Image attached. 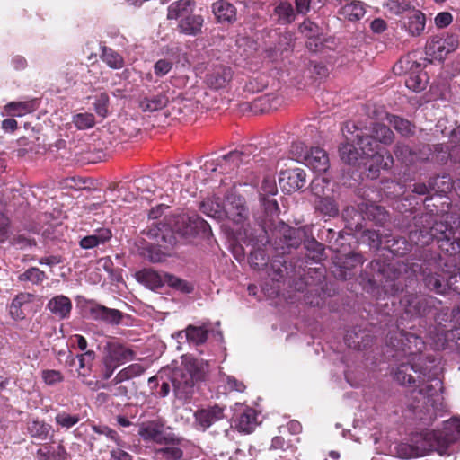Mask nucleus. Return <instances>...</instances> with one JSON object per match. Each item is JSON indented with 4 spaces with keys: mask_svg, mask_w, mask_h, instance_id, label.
Wrapping results in <instances>:
<instances>
[{
    "mask_svg": "<svg viewBox=\"0 0 460 460\" xmlns=\"http://www.w3.org/2000/svg\"><path fill=\"white\" fill-rule=\"evenodd\" d=\"M51 427L49 424L43 421H40L38 420H31V422L28 423L29 433L33 438L39 439H47Z\"/></svg>",
    "mask_w": 460,
    "mask_h": 460,
    "instance_id": "obj_37",
    "label": "nucleus"
},
{
    "mask_svg": "<svg viewBox=\"0 0 460 460\" xmlns=\"http://www.w3.org/2000/svg\"><path fill=\"white\" fill-rule=\"evenodd\" d=\"M296 10L298 13L306 14L311 10H316L312 0H295Z\"/></svg>",
    "mask_w": 460,
    "mask_h": 460,
    "instance_id": "obj_52",
    "label": "nucleus"
},
{
    "mask_svg": "<svg viewBox=\"0 0 460 460\" xmlns=\"http://www.w3.org/2000/svg\"><path fill=\"white\" fill-rule=\"evenodd\" d=\"M447 226L443 224H436L435 226L431 228L430 234L422 235L421 231L419 234L417 232L411 233V239L415 241L417 243H420L421 245L428 244L433 238L441 240L446 239L449 241V236L447 235Z\"/></svg>",
    "mask_w": 460,
    "mask_h": 460,
    "instance_id": "obj_26",
    "label": "nucleus"
},
{
    "mask_svg": "<svg viewBox=\"0 0 460 460\" xmlns=\"http://www.w3.org/2000/svg\"><path fill=\"white\" fill-rule=\"evenodd\" d=\"M212 12L218 22H234L236 20V8L226 0H218L212 4Z\"/></svg>",
    "mask_w": 460,
    "mask_h": 460,
    "instance_id": "obj_22",
    "label": "nucleus"
},
{
    "mask_svg": "<svg viewBox=\"0 0 460 460\" xmlns=\"http://www.w3.org/2000/svg\"><path fill=\"white\" fill-rule=\"evenodd\" d=\"M417 71L410 73L405 84L409 89L414 92H420L426 87L428 76L427 74L420 68V65H417Z\"/></svg>",
    "mask_w": 460,
    "mask_h": 460,
    "instance_id": "obj_30",
    "label": "nucleus"
},
{
    "mask_svg": "<svg viewBox=\"0 0 460 460\" xmlns=\"http://www.w3.org/2000/svg\"><path fill=\"white\" fill-rule=\"evenodd\" d=\"M182 456L183 453L181 449L174 446L161 448L157 452V457L165 460H179Z\"/></svg>",
    "mask_w": 460,
    "mask_h": 460,
    "instance_id": "obj_46",
    "label": "nucleus"
},
{
    "mask_svg": "<svg viewBox=\"0 0 460 460\" xmlns=\"http://www.w3.org/2000/svg\"><path fill=\"white\" fill-rule=\"evenodd\" d=\"M93 430L97 433V434H101V435H104L106 436L107 438L116 441L117 438H118V434L116 431H114L113 429H110L109 427L107 426H96V425H93Z\"/></svg>",
    "mask_w": 460,
    "mask_h": 460,
    "instance_id": "obj_54",
    "label": "nucleus"
},
{
    "mask_svg": "<svg viewBox=\"0 0 460 460\" xmlns=\"http://www.w3.org/2000/svg\"><path fill=\"white\" fill-rule=\"evenodd\" d=\"M78 376L79 377L82 378V382L86 385L90 389L92 390H97L100 388V385H99V382L98 381H95V380H88L86 377H87V374L85 373V371L84 372H81V371H78Z\"/></svg>",
    "mask_w": 460,
    "mask_h": 460,
    "instance_id": "obj_60",
    "label": "nucleus"
},
{
    "mask_svg": "<svg viewBox=\"0 0 460 460\" xmlns=\"http://www.w3.org/2000/svg\"><path fill=\"white\" fill-rule=\"evenodd\" d=\"M169 100L167 96L159 93L157 94L140 95L138 99V107L144 112H154L164 108Z\"/></svg>",
    "mask_w": 460,
    "mask_h": 460,
    "instance_id": "obj_20",
    "label": "nucleus"
},
{
    "mask_svg": "<svg viewBox=\"0 0 460 460\" xmlns=\"http://www.w3.org/2000/svg\"><path fill=\"white\" fill-rule=\"evenodd\" d=\"M356 137L358 138V145L362 149L363 154L371 156V159L376 164L379 163V167L388 169L393 164V157L391 155H386L385 157L379 149V143L389 145L393 142L394 134L385 125L376 123L372 128L371 136H364L363 132L357 129Z\"/></svg>",
    "mask_w": 460,
    "mask_h": 460,
    "instance_id": "obj_2",
    "label": "nucleus"
},
{
    "mask_svg": "<svg viewBox=\"0 0 460 460\" xmlns=\"http://www.w3.org/2000/svg\"><path fill=\"white\" fill-rule=\"evenodd\" d=\"M146 367L139 363H134L121 369L114 377L115 384L122 383L130 378L140 376L144 373Z\"/></svg>",
    "mask_w": 460,
    "mask_h": 460,
    "instance_id": "obj_33",
    "label": "nucleus"
},
{
    "mask_svg": "<svg viewBox=\"0 0 460 460\" xmlns=\"http://www.w3.org/2000/svg\"><path fill=\"white\" fill-rule=\"evenodd\" d=\"M394 153L397 157L401 158L404 162L408 161L407 155H411V150L407 146H397Z\"/></svg>",
    "mask_w": 460,
    "mask_h": 460,
    "instance_id": "obj_59",
    "label": "nucleus"
},
{
    "mask_svg": "<svg viewBox=\"0 0 460 460\" xmlns=\"http://www.w3.org/2000/svg\"><path fill=\"white\" fill-rule=\"evenodd\" d=\"M420 385L419 393L429 397L433 396L438 390L441 389V381L438 378H433L430 383H424L423 380H420V376H418Z\"/></svg>",
    "mask_w": 460,
    "mask_h": 460,
    "instance_id": "obj_42",
    "label": "nucleus"
},
{
    "mask_svg": "<svg viewBox=\"0 0 460 460\" xmlns=\"http://www.w3.org/2000/svg\"><path fill=\"white\" fill-rule=\"evenodd\" d=\"M183 371L175 372L172 383L177 390L188 394L194 382L202 379L208 372L209 364L208 361L191 357H186L183 360Z\"/></svg>",
    "mask_w": 460,
    "mask_h": 460,
    "instance_id": "obj_6",
    "label": "nucleus"
},
{
    "mask_svg": "<svg viewBox=\"0 0 460 460\" xmlns=\"http://www.w3.org/2000/svg\"><path fill=\"white\" fill-rule=\"evenodd\" d=\"M412 372H417L413 366L402 364L397 368L394 378L401 385H411L415 382V378L411 374Z\"/></svg>",
    "mask_w": 460,
    "mask_h": 460,
    "instance_id": "obj_38",
    "label": "nucleus"
},
{
    "mask_svg": "<svg viewBox=\"0 0 460 460\" xmlns=\"http://www.w3.org/2000/svg\"><path fill=\"white\" fill-rule=\"evenodd\" d=\"M385 119L390 125H392L396 131H398L401 135L408 137L413 134L414 127L411 123L406 119H403L400 117L394 115H385Z\"/></svg>",
    "mask_w": 460,
    "mask_h": 460,
    "instance_id": "obj_34",
    "label": "nucleus"
},
{
    "mask_svg": "<svg viewBox=\"0 0 460 460\" xmlns=\"http://www.w3.org/2000/svg\"><path fill=\"white\" fill-rule=\"evenodd\" d=\"M165 284L182 293L189 294L191 293L194 289V287L191 283L170 273L165 274Z\"/></svg>",
    "mask_w": 460,
    "mask_h": 460,
    "instance_id": "obj_40",
    "label": "nucleus"
},
{
    "mask_svg": "<svg viewBox=\"0 0 460 460\" xmlns=\"http://www.w3.org/2000/svg\"><path fill=\"white\" fill-rule=\"evenodd\" d=\"M453 17L450 13L442 12L436 15L435 24L437 27L445 28L452 22Z\"/></svg>",
    "mask_w": 460,
    "mask_h": 460,
    "instance_id": "obj_53",
    "label": "nucleus"
},
{
    "mask_svg": "<svg viewBox=\"0 0 460 460\" xmlns=\"http://www.w3.org/2000/svg\"><path fill=\"white\" fill-rule=\"evenodd\" d=\"M165 274H160L151 269H144L136 273V279L148 288L156 289L166 283Z\"/></svg>",
    "mask_w": 460,
    "mask_h": 460,
    "instance_id": "obj_24",
    "label": "nucleus"
},
{
    "mask_svg": "<svg viewBox=\"0 0 460 460\" xmlns=\"http://www.w3.org/2000/svg\"><path fill=\"white\" fill-rule=\"evenodd\" d=\"M94 352L93 350H87L84 354H80L77 356L78 361H79V370L85 367V359H89L90 361L93 360L94 358Z\"/></svg>",
    "mask_w": 460,
    "mask_h": 460,
    "instance_id": "obj_61",
    "label": "nucleus"
},
{
    "mask_svg": "<svg viewBox=\"0 0 460 460\" xmlns=\"http://www.w3.org/2000/svg\"><path fill=\"white\" fill-rule=\"evenodd\" d=\"M402 29H403L410 36L418 37L422 34L426 26L425 14L412 8L409 13L401 20Z\"/></svg>",
    "mask_w": 460,
    "mask_h": 460,
    "instance_id": "obj_13",
    "label": "nucleus"
},
{
    "mask_svg": "<svg viewBox=\"0 0 460 460\" xmlns=\"http://www.w3.org/2000/svg\"><path fill=\"white\" fill-rule=\"evenodd\" d=\"M111 237V233L108 228L96 230L93 234L84 237L80 241V246L83 249H92L103 243Z\"/></svg>",
    "mask_w": 460,
    "mask_h": 460,
    "instance_id": "obj_28",
    "label": "nucleus"
},
{
    "mask_svg": "<svg viewBox=\"0 0 460 460\" xmlns=\"http://www.w3.org/2000/svg\"><path fill=\"white\" fill-rule=\"evenodd\" d=\"M235 428L243 433H251L258 425L255 410L246 407L234 420Z\"/></svg>",
    "mask_w": 460,
    "mask_h": 460,
    "instance_id": "obj_25",
    "label": "nucleus"
},
{
    "mask_svg": "<svg viewBox=\"0 0 460 460\" xmlns=\"http://www.w3.org/2000/svg\"><path fill=\"white\" fill-rule=\"evenodd\" d=\"M33 296L30 293H20L12 301L10 305V314L14 320H22L25 317L22 306L32 302Z\"/></svg>",
    "mask_w": 460,
    "mask_h": 460,
    "instance_id": "obj_27",
    "label": "nucleus"
},
{
    "mask_svg": "<svg viewBox=\"0 0 460 460\" xmlns=\"http://www.w3.org/2000/svg\"><path fill=\"white\" fill-rule=\"evenodd\" d=\"M208 332L207 325H189L184 331L178 332L174 336L178 339L185 338L190 344L200 345L207 341Z\"/></svg>",
    "mask_w": 460,
    "mask_h": 460,
    "instance_id": "obj_19",
    "label": "nucleus"
},
{
    "mask_svg": "<svg viewBox=\"0 0 460 460\" xmlns=\"http://www.w3.org/2000/svg\"><path fill=\"white\" fill-rule=\"evenodd\" d=\"M225 408L217 404L198 410L194 413V425L197 429L205 431L215 422L224 419Z\"/></svg>",
    "mask_w": 460,
    "mask_h": 460,
    "instance_id": "obj_9",
    "label": "nucleus"
},
{
    "mask_svg": "<svg viewBox=\"0 0 460 460\" xmlns=\"http://www.w3.org/2000/svg\"><path fill=\"white\" fill-rule=\"evenodd\" d=\"M37 108L36 101L11 102L4 106L1 112L2 116L22 117L34 111Z\"/></svg>",
    "mask_w": 460,
    "mask_h": 460,
    "instance_id": "obj_21",
    "label": "nucleus"
},
{
    "mask_svg": "<svg viewBox=\"0 0 460 460\" xmlns=\"http://www.w3.org/2000/svg\"><path fill=\"white\" fill-rule=\"evenodd\" d=\"M300 31L306 37L313 38L318 33L319 28H318L317 24H315L314 22H313L311 21H305L300 25Z\"/></svg>",
    "mask_w": 460,
    "mask_h": 460,
    "instance_id": "obj_51",
    "label": "nucleus"
},
{
    "mask_svg": "<svg viewBox=\"0 0 460 460\" xmlns=\"http://www.w3.org/2000/svg\"><path fill=\"white\" fill-rule=\"evenodd\" d=\"M9 234V219L4 215H0V242H4Z\"/></svg>",
    "mask_w": 460,
    "mask_h": 460,
    "instance_id": "obj_56",
    "label": "nucleus"
},
{
    "mask_svg": "<svg viewBox=\"0 0 460 460\" xmlns=\"http://www.w3.org/2000/svg\"><path fill=\"white\" fill-rule=\"evenodd\" d=\"M91 317L97 321H103L110 324H119L122 318V314L117 309L108 308L97 305L90 309Z\"/></svg>",
    "mask_w": 460,
    "mask_h": 460,
    "instance_id": "obj_23",
    "label": "nucleus"
},
{
    "mask_svg": "<svg viewBox=\"0 0 460 460\" xmlns=\"http://www.w3.org/2000/svg\"><path fill=\"white\" fill-rule=\"evenodd\" d=\"M387 10L396 15L409 13L412 8L406 0H388L385 4Z\"/></svg>",
    "mask_w": 460,
    "mask_h": 460,
    "instance_id": "obj_45",
    "label": "nucleus"
},
{
    "mask_svg": "<svg viewBox=\"0 0 460 460\" xmlns=\"http://www.w3.org/2000/svg\"><path fill=\"white\" fill-rule=\"evenodd\" d=\"M211 203H202V211L208 217L217 220L229 219L234 224H242L247 218V208L243 199L230 195L223 204L217 203V210L213 211Z\"/></svg>",
    "mask_w": 460,
    "mask_h": 460,
    "instance_id": "obj_5",
    "label": "nucleus"
},
{
    "mask_svg": "<svg viewBox=\"0 0 460 460\" xmlns=\"http://www.w3.org/2000/svg\"><path fill=\"white\" fill-rule=\"evenodd\" d=\"M221 381L226 384L230 391L243 392L245 389V385L233 376L224 375L221 376Z\"/></svg>",
    "mask_w": 460,
    "mask_h": 460,
    "instance_id": "obj_49",
    "label": "nucleus"
},
{
    "mask_svg": "<svg viewBox=\"0 0 460 460\" xmlns=\"http://www.w3.org/2000/svg\"><path fill=\"white\" fill-rule=\"evenodd\" d=\"M270 450H279V454L278 455L280 458H287L292 456V455L296 452V447L288 442L282 437H275L272 439L271 446L270 447Z\"/></svg>",
    "mask_w": 460,
    "mask_h": 460,
    "instance_id": "obj_35",
    "label": "nucleus"
},
{
    "mask_svg": "<svg viewBox=\"0 0 460 460\" xmlns=\"http://www.w3.org/2000/svg\"><path fill=\"white\" fill-rule=\"evenodd\" d=\"M311 190L317 199L332 193L330 181L323 176H317L312 181Z\"/></svg>",
    "mask_w": 460,
    "mask_h": 460,
    "instance_id": "obj_32",
    "label": "nucleus"
},
{
    "mask_svg": "<svg viewBox=\"0 0 460 460\" xmlns=\"http://www.w3.org/2000/svg\"><path fill=\"white\" fill-rule=\"evenodd\" d=\"M71 341L74 342V343H76L77 347L81 349V350H85L86 348H87V341L85 340L84 337H83L82 335H79V334H75L74 335L72 338H71Z\"/></svg>",
    "mask_w": 460,
    "mask_h": 460,
    "instance_id": "obj_64",
    "label": "nucleus"
},
{
    "mask_svg": "<svg viewBox=\"0 0 460 460\" xmlns=\"http://www.w3.org/2000/svg\"><path fill=\"white\" fill-rule=\"evenodd\" d=\"M172 68V62L169 59H159L154 65V71L156 76L163 77L166 75Z\"/></svg>",
    "mask_w": 460,
    "mask_h": 460,
    "instance_id": "obj_48",
    "label": "nucleus"
},
{
    "mask_svg": "<svg viewBox=\"0 0 460 460\" xmlns=\"http://www.w3.org/2000/svg\"><path fill=\"white\" fill-rule=\"evenodd\" d=\"M303 157L305 164L317 172H324L329 168V157L323 148H312Z\"/></svg>",
    "mask_w": 460,
    "mask_h": 460,
    "instance_id": "obj_17",
    "label": "nucleus"
},
{
    "mask_svg": "<svg viewBox=\"0 0 460 460\" xmlns=\"http://www.w3.org/2000/svg\"><path fill=\"white\" fill-rule=\"evenodd\" d=\"M102 59L113 69H120L124 66L123 58L110 48H103Z\"/></svg>",
    "mask_w": 460,
    "mask_h": 460,
    "instance_id": "obj_39",
    "label": "nucleus"
},
{
    "mask_svg": "<svg viewBox=\"0 0 460 460\" xmlns=\"http://www.w3.org/2000/svg\"><path fill=\"white\" fill-rule=\"evenodd\" d=\"M73 123L78 129L83 130L93 128L95 124V119L92 113H78L73 117Z\"/></svg>",
    "mask_w": 460,
    "mask_h": 460,
    "instance_id": "obj_44",
    "label": "nucleus"
},
{
    "mask_svg": "<svg viewBox=\"0 0 460 460\" xmlns=\"http://www.w3.org/2000/svg\"><path fill=\"white\" fill-rule=\"evenodd\" d=\"M136 353L129 348L117 341H108L103 347V357L119 366L135 358Z\"/></svg>",
    "mask_w": 460,
    "mask_h": 460,
    "instance_id": "obj_11",
    "label": "nucleus"
},
{
    "mask_svg": "<svg viewBox=\"0 0 460 460\" xmlns=\"http://www.w3.org/2000/svg\"><path fill=\"white\" fill-rule=\"evenodd\" d=\"M315 208L322 214L328 217H335L339 212L338 206L331 198V195H327V197H323L315 200Z\"/></svg>",
    "mask_w": 460,
    "mask_h": 460,
    "instance_id": "obj_36",
    "label": "nucleus"
},
{
    "mask_svg": "<svg viewBox=\"0 0 460 460\" xmlns=\"http://www.w3.org/2000/svg\"><path fill=\"white\" fill-rule=\"evenodd\" d=\"M306 174L303 169H290L280 172L279 183L280 188L287 192L300 190L305 184Z\"/></svg>",
    "mask_w": 460,
    "mask_h": 460,
    "instance_id": "obj_12",
    "label": "nucleus"
},
{
    "mask_svg": "<svg viewBox=\"0 0 460 460\" xmlns=\"http://www.w3.org/2000/svg\"><path fill=\"white\" fill-rule=\"evenodd\" d=\"M364 237L367 238L371 247L377 248L381 243L380 234L375 231H365Z\"/></svg>",
    "mask_w": 460,
    "mask_h": 460,
    "instance_id": "obj_57",
    "label": "nucleus"
},
{
    "mask_svg": "<svg viewBox=\"0 0 460 460\" xmlns=\"http://www.w3.org/2000/svg\"><path fill=\"white\" fill-rule=\"evenodd\" d=\"M47 279L46 274L40 269L32 267L19 276L21 281H30L32 284H40Z\"/></svg>",
    "mask_w": 460,
    "mask_h": 460,
    "instance_id": "obj_41",
    "label": "nucleus"
},
{
    "mask_svg": "<svg viewBox=\"0 0 460 460\" xmlns=\"http://www.w3.org/2000/svg\"><path fill=\"white\" fill-rule=\"evenodd\" d=\"M72 308V301L64 295L55 296L47 304V309L59 320L69 318Z\"/></svg>",
    "mask_w": 460,
    "mask_h": 460,
    "instance_id": "obj_15",
    "label": "nucleus"
},
{
    "mask_svg": "<svg viewBox=\"0 0 460 460\" xmlns=\"http://www.w3.org/2000/svg\"><path fill=\"white\" fill-rule=\"evenodd\" d=\"M41 377L48 385H54L64 380L62 373L58 370L46 369L41 372Z\"/></svg>",
    "mask_w": 460,
    "mask_h": 460,
    "instance_id": "obj_47",
    "label": "nucleus"
},
{
    "mask_svg": "<svg viewBox=\"0 0 460 460\" xmlns=\"http://www.w3.org/2000/svg\"><path fill=\"white\" fill-rule=\"evenodd\" d=\"M102 364H103L102 377H103V379L107 380L112 376V374L118 368L119 366L109 361L108 359H106L104 358H102Z\"/></svg>",
    "mask_w": 460,
    "mask_h": 460,
    "instance_id": "obj_55",
    "label": "nucleus"
},
{
    "mask_svg": "<svg viewBox=\"0 0 460 460\" xmlns=\"http://www.w3.org/2000/svg\"><path fill=\"white\" fill-rule=\"evenodd\" d=\"M458 438H460V419H452L445 423L442 432H427L420 447H413L409 444L398 445L396 447L397 456L402 459L422 457L433 450L443 456L449 444Z\"/></svg>",
    "mask_w": 460,
    "mask_h": 460,
    "instance_id": "obj_1",
    "label": "nucleus"
},
{
    "mask_svg": "<svg viewBox=\"0 0 460 460\" xmlns=\"http://www.w3.org/2000/svg\"><path fill=\"white\" fill-rule=\"evenodd\" d=\"M138 434L146 441L162 443L166 440L164 425L158 420L144 422L138 429Z\"/></svg>",
    "mask_w": 460,
    "mask_h": 460,
    "instance_id": "obj_18",
    "label": "nucleus"
},
{
    "mask_svg": "<svg viewBox=\"0 0 460 460\" xmlns=\"http://www.w3.org/2000/svg\"><path fill=\"white\" fill-rule=\"evenodd\" d=\"M424 281L429 289L434 290L438 294H445L448 288L460 293V288L455 286V283L457 281L456 275H452L448 279L445 280L439 275L430 274L424 278Z\"/></svg>",
    "mask_w": 460,
    "mask_h": 460,
    "instance_id": "obj_16",
    "label": "nucleus"
},
{
    "mask_svg": "<svg viewBox=\"0 0 460 460\" xmlns=\"http://www.w3.org/2000/svg\"><path fill=\"white\" fill-rule=\"evenodd\" d=\"M358 129L354 124H347L343 128V135L346 138V143L342 144L339 149L341 160L349 164L361 163L360 161L367 158L368 162H364V165L367 166L372 177L376 176V172L381 168L379 163L374 162L371 156L363 154L358 143V138L356 137L351 129Z\"/></svg>",
    "mask_w": 460,
    "mask_h": 460,
    "instance_id": "obj_4",
    "label": "nucleus"
},
{
    "mask_svg": "<svg viewBox=\"0 0 460 460\" xmlns=\"http://www.w3.org/2000/svg\"><path fill=\"white\" fill-rule=\"evenodd\" d=\"M108 102H109V98H108V95L105 94V93H102L98 96V98L96 99V102L94 103V109H95V111L104 117L107 113V104H108Z\"/></svg>",
    "mask_w": 460,
    "mask_h": 460,
    "instance_id": "obj_50",
    "label": "nucleus"
},
{
    "mask_svg": "<svg viewBox=\"0 0 460 460\" xmlns=\"http://www.w3.org/2000/svg\"><path fill=\"white\" fill-rule=\"evenodd\" d=\"M458 47V40L454 35L447 37L434 36L426 45V54L431 58L442 61Z\"/></svg>",
    "mask_w": 460,
    "mask_h": 460,
    "instance_id": "obj_7",
    "label": "nucleus"
},
{
    "mask_svg": "<svg viewBox=\"0 0 460 460\" xmlns=\"http://www.w3.org/2000/svg\"><path fill=\"white\" fill-rule=\"evenodd\" d=\"M232 70L225 66H216L206 75V83L208 87L217 90L224 88L232 79Z\"/></svg>",
    "mask_w": 460,
    "mask_h": 460,
    "instance_id": "obj_14",
    "label": "nucleus"
},
{
    "mask_svg": "<svg viewBox=\"0 0 460 460\" xmlns=\"http://www.w3.org/2000/svg\"><path fill=\"white\" fill-rule=\"evenodd\" d=\"M241 162L242 154L234 151L217 160L207 161L204 164V168L207 172L218 171L220 173H230L239 166Z\"/></svg>",
    "mask_w": 460,
    "mask_h": 460,
    "instance_id": "obj_10",
    "label": "nucleus"
},
{
    "mask_svg": "<svg viewBox=\"0 0 460 460\" xmlns=\"http://www.w3.org/2000/svg\"><path fill=\"white\" fill-rule=\"evenodd\" d=\"M2 128L5 132H13L17 128V121L14 119H5L2 121Z\"/></svg>",
    "mask_w": 460,
    "mask_h": 460,
    "instance_id": "obj_63",
    "label": "nucleus"
},
{
    "mask_svg": "<svg viewBox=\"0 0 460 460\" xmlns=\"http://www.w3.org/2000/svg\"><path fill=\"white\" fill-rule=\"evenodd\" d=\"M80 420V417L77 414H70L66 411L58 412L55 417L56 423L64 429H70L76 425Z\"/></svg>",
    "mask_w": 460,
    "mask_h": 460,
    "instance_id": "obj_43",
    "label": "nucleus"
},
{
    "mask_svg": "<svg viewBox=\"0 0 460 460\" xmlns=\"http://www.w3.org/2000/svg\"><path fill=\"white\" fill-rule=\"evenodd\" d=\"M340 13L349 21L359 20L365 14L364 4L359 1H352L343 5Z\"/></svg>",
    "mask_w": 460,
    "mask_h": 460,
    "instance_id": "obj_31",
    "label": "nucleus"
},
{
    "mask_svg": "<svg viewBox=\"0 0 460 460\" xmlns=\"http://www.w3.org/2000/svg\"><path fill=\"white\" fill-rule=\"evenodd\" d=\"M274 15L277 16L278 22L282 24L291 23L296 18L292 4L287 1H281L275 6Z\"/></svg>",
    "mask_w": 460,
    "mask_h": 460,
    "instance_id": "obj_29",
    "label": "nucleus"
},
{
    "mask_svg": "<svg viewBox=\"0 0 460 460\" xmlns=\"http://www.w3.org/2000/svg\"><path fill=\"white\" fill-rule=\"evenodd\" d=\"M207 226V223L197 216L181 215L176 217L172 230L179 236L187 238L196 235L199 229L205 230Z\"/></svg>",
    "mask_w": 460,
    "mask_h": 460,
    "instance_id": "obj_8",
    "label": "nucleus"
},
{
    "mask_svg": "<svg viewBox=\"0 0 460 460\" xmlns=\"http://www.w3.org/2000/svg\"><path fill=\"white\" fill-rule=\"evenodd\" d=\"M261 190L265 194L275 195L277 193V186L274 180L265 179L262 182Z\"/></svg>",
    "mask_w": 460,
    "mask_h": 460,
    "instance_id": "obj_58",
    "label": "nucleus"
},
{
    "mask_svg": "<svg viewBox=\"0 0 460 460\" xmlns=\"http://www.w3.org/2000/svg\"><path fill=\"white\" fill-rule=\"evenodd\" d=\"M195 3L190 0H178L167 8V19L177 20V31L185 36H198L202 33L205 23L201 14L194 13Z\"/></svg>",
    "mask_w": 460,
    "mask_h": 460,
    "instance_id": "obj_3",
    "label": "nucleus"
},
{
    "mask_svg": "<svg viewBox=\"0 0 460 460\" xmlns=\"http://www.w3.org/2000/svg\"><path fill=\"white\" fill-rule=\"evenodd\" d=\"M370 27L374 32L381 33L386 29V22L382 19H375Z\"/></svg>",
    "mask_w": 460,
    "mask_h": 460,
    "instance_id": "obj_62",
    "label": "nucleus"
}]
</instances>
